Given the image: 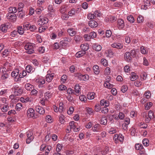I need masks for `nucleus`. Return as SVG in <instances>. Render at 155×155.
Segmentation results:
<instances>
[{"label": "nucleus", "mask_w": 155, "mask_h": 155, "mask_svg": "<svg viewBox=\"0 0 155 155\" xmlns=\"http://www.w3.org/2000/svg\"><path fill=\"white\" fill-rule=\"evenodd\" d=\"M63 102H60L59 104V112L61 113L63 110Z\"/></svg>", "instance_id": "63"}, {"label": "nucleus", "mask_w": 155, "mask_h": 155, "mask_svg": "<svg viewBox=\"0 0 155 155\" xmlns=\"http://www.w3.org/2000/svg\"><path fill=\"white\" fill-rule=\"evenodd\" d=\"M88 24L92 28H96L98 26L97 23L94 20L90 21Z\"/></svg>", "instance_id": "14"}, {"label": "nucleus", "mask_w": 155, "mask_h": 155, "mask_svg": "<svg viewBox=\"0 0 155 155\" xmlns=\"http://www.w3.org/2000/svg\"><path fill=\"white\" fill-rule=\"evenodd\" d=\"M20 100L22 102L25 103L29 101H30V99L28 97H21L20 99Z\"/></svg>", "instance_id": "38"}, {"label": "nucleus", "mask_w": 155, "mask_h": 155, "mask_svg": "<svg viewBox=\"0 0 155 155\" xmlns=\"http://www.w3.org/2000/svg\"><path fill=\"white\" fill-rule=\"evenodd\" d=\"M95 93L94 92H92L89 93L87 95V97L88 99L92 100L94 98Z\"/></svg>", "instance_id": "39"}, {"label": "nucleus", "mask_w": 155, "mask_h": 155, "mask_svg": "<svg viewBox=\"0 0 155 155\" xmlns=\"http://www.w3.org/2000/svg\"><path fill=\"white\" fill-rule=\"evenodd\" d=\"M48 21L49 20L48 18L40 17V19L38 21L37 23L38 25H43L47 23Z\"/></svg>", "instance_id": "4"}, {"label": "nucleus", "mask_w": 155, "mask_h": 155, "mask_svg": "<svg viewBox=\"0 0 155 155\" xmlns=\"http://www.w3.org/2000/svg\"><path fill=\"white\" fill-rule=\"evenodd\" d=\"M68 14H63L61 16V18L63 20H67L68 19L69 16Z\"/></svg>", "instance_id": "57"}, {"label": "nucleus", "mask_w": 155, "mask_h": 155, "mask_svg": "<svg viewBox=\"0 0 155 155\" xmlns=\"http://www.w3.org/2000/svg\"><path fill=\"white\" fill-rule=\"evenodd\" d=\"M147 75L146 73L144 72H142L140 75V77L141 80H145L146 79Z\"/></svg>", "instance_id": "30"}, {"label": "nucleus", "mask_w": 155, "mask_h": 155, "mask_svg": "<svg viewBox=\"0 0 155 155\" xmlns=\"http://www.w3.org/2000/svg\"><path fill=\"white\" fill-rule=\"evenodd\" d=\"M81 49L83 51H87L89 48V45L88 44L85 43L84 44H82L80 46Z\"/></svg>", "instance_id": "16"}, {"label": "nucleus", "mask_w": 155, "mask_h": 155, "mask_svg": "<svg viewBox=\"0 0 155 155\" xmlns=\"http://www.w3.org/2000/svg\"><path fill=\"white\" fill-rule=\"evenodd\" d=\"M111 72L110 69L109 67H107L106 68L104 71V74L106 75H109Z\"/></svg>", "instance_id": "50"}, {"label": "nucleus", "mask_w": 155, "mask_h": 155, "mask_svg": "<svg viewBox=\"0 0 155 155\" xmlns=\"http://www.w3.org/2000/svg\"><path fill=\"white\" fill-rule=\"evenodd\" d=\"M27 138L26 140V143L29 144L33 140L34 136L33 135V133L31 131H28L27 133Z\"/></svg>", "instance_id": "3"}, {"label": "nucleus", "mask_w": 155, "mask_h": 155, "mask_svg": "<svg viewBox=\"0 0 155 155\" xmlns=\"http://www.w3.org/2000/svg\"><path fill=\"white\" fill-rule=\"evenodd\" d=\"M78 78L81 81H85L89 79V76L87 74L83 75L81 73L78 74Z\"/></svg>", "instance_id": "9"}, {"label": "nucleus", "mask_w": 155, "mask_h": 155, "mask_svg": "<svg viewBox=\"0 0 155 155\" xmlns=\"http://www.w3.org/2000/svg\"><path fill=\"white\" fill-rule=\"evenodd\" d=\"M18 33L21 35H22L24 33V29L22 26H19L18 28Z\"/></svg>", "instance_id": "36"}, {"label": "nucleus", "mask_w": 155, "mask_h": 155, "mask_svg": "<svg viewBox=\"0 0 155 155\" xmlns=\"http://www.w3.org/2000/svg\"><path fill=\"white\" fill-rule=\"evenodd\" d=\"M101 109V106L99 104H96L94 106V110L96 112H98Z\"/></svg>", "instance_id": "53"}, {"label": "nucleus", "mask_w": 155, "mask_h": 155, "mask_svg": "<svg viewBox=\"0 0 155 155\" xmlns=\"http://www.w3.org/2000/svg\"><path fill=\"white\" fill-rule=\"evenodd\" d=\"M131 76L130 77V80L132 81H134L137 79L138 77V76L136 75V74L134 72L131 73Z\"/></svg>", "instance_id": "27"}, {"label": "nucleus", "mask_w": 155, "mask_h": 155, "mask_svg": "<svg viewBox=\"0 0 155 155\" xmlns=\"http://www.w3.org/2000/svg\"><path fill=\"white\" fill-rule=\"evenodd\" d=\"M77 11L75 10V9H72L68 12V15L70 16H72L73 15H75L77 13Z\"/></svg>", "instance_id": "31"}, {"label": "nucleus", "mask_w": 155, "mask_h": 155, "mask_svg": "<svg viewBox=\"0 0 155 155\" xmlns=\"http://www.w3.org/2000/svg\"><path fill=\"white\" fill-rule=\"evenodd\" d=\"M25 13H23L22 11H19L17 16L19 17L22 18L25 16Z\"/></svg>", "instance_id": "55"}, {"label": "nucleus", "mask_w": 155, "mask_h": 155, "mask_svg": "<svg viewBox=\"0 0 155 155\" xmlns=\"http://www.w3.org/2000/svg\"><path fill=\"white\" fill-rule=\"evenodd\" d=\"M93 48L97 51H99L101 49V46L99 45L94 44L92 45Z\"/></svg>", "instance_id": "19"}, {"label": "nucleus", "mask_w": 155, "mask_h": 155, "mask_svg": "<svg viewBox=\"0 0 155 155\" xmlns=\"http://www.w3.org/2000/svg\"><path fill=\"white\" fill-rule=\"evenodd\" d=\"M75 124H77V123H75L73 121H72L69 123V126L72 129L73 128H74V127H75Z\"/></svg>", "instance_id": "51"}, {"label": "nucleus", "mask_w": 155, "mask_h": 155, "mask_svg": "<svg viewBox=\"0 0 155 155\" xmlns=\"http://www.w3.org/2000/svg\"><path fill=\"white\" fill-rule=\"evenodd\" d=\"M67 93L69 94H76H76L74 93V90L71 88H69L68 89H67Z\"/></svg>", "instance_id": "62"}, {"label": "nucleus", "mask_w": 155, "mask_h": 155, "mask_svg": "<svg viewBox=\"0 0 155 155\" xmlns=\"http://www.w3.org/2000/svg\"><path fill=\"white\" fill-rule=\"evenodd\" d=\"M25 89L28 91H31L34 89V86L33 85L29 83L26 84L25 85Z\"/></svg>", "instance_id": "18"}, {"label": "nucleus", "mask_w": 155, "mask_h": 155, "mask_svg": "<svg viewBox=\"0 0 155 155\" xmlns=\"http://www.w3.org/2000/svg\"><path fill=\"white\" fill-rule=\"evenodd\" d=\"M124 57L125 60L128 62H130L132 60L133 57L129 52H126L124 54Z\"/></svg>", "instance_id": "10"}, {"label": "nucleus", "mask_w": 155, "mask_h": 155, "mask_svg": "<svg viewBox=\"0 0 155 155\" xmlns=\"http://www.w3.org/2000/svg\"><path fill=\"white\" fill-rule=\"evenodd\" d=\"M86 53V51H80L77 52L76 54L75 57L77 58H80L84 56Z\"/></svg>", "instance_id": "17"}, {"label": "nucleus", "mask_w": 155, "mask_h": 155, "mask_svg": "<svg viewBox=\"0 0 155 155\" xmlns=\"http://www.w3.org/2000/svg\"><path fill=\"white\" fill-rule=\"evenodd\" d=\"M7 71L6 69L3 66L0 68V72L2 73V74L5 73Z\"/></svg>", "instance_id": "64"}, {"label": "nucleus", "mask_w": 155, "mask_h": 155, "mask_svg": "<svg viewBox=\"0 0 155 155\" xmlns=\"http://www.w3.org/2000/svg\"><path fill=\"white\" fill-rule=\"evenodd\" d=\"M152 106V103L151 102L147 103L145 105V108L146 110H149Z\"/></svg>", "instance_id": "46"}, {"label": "nucleus", "mask_w": 155, "mask_h": 155, "mask_svg": "<svg viewBox=\"0 0 155 155\" xmlns=\"http://www.w3.org/2000/svg\"><path fill=\"white\" fill-rule=\"evenodd\" d=\"M54 74V73L48 74L46 78V80L48 82H50L53 79Z\"/></svg>", "instance_id": "15"}, {"label": "nucleus", "mask_w": 155, "mask_h": 155, "mask_svg": "<svg viewBox=\"0 0 155 155\" xmlns=\"http://www.w3.org/2000/svg\"><path fill=\"white\" fill-rule=\"evenodd\" d=\"M26 70L28 73H31L33 72L34 70L32 67L31 65H27L26 68Z\"/></svg>", "instance_id": "29"}, {"label": "nucleus", "mask_w": 155, "mask_h": 155, "mask_svg": "<svg viewBox=\"0 0 155 155\" xmlns=\"http://www.w3.org/2000/svg\"><path fill=\"white\" fill-rule=\"evenodd\" d=\"M48 27L47 26L44 25H41L38 29V31L40 33H41L44 31L45 30L47 29Z\"/></svg>", "instance_id": "33"}, {"label": "nucleus", "mask_w": 155, "mask_h": 155, "mask_svg": "<svg viewBox=\"0 0 155 155\" xmlns=\"http://www.w3.org/2000/svg\"><path fill=\"white\" fill-rule=\"evenodd\" d=\"M30 24L28 22H25L23 25V27L25 29L29 30L30 26Z\"/></svg>", "instance_id": "44"}, {"label": "nucleus", "mask_w": 155, "mask_h": 155, "mask_svg": "<svg viewBox=\"0 0 155 155\" xmlns=\"http://www.w3.org/2000/svg\"><path fill=\"white\" fill-rule=\"evenodd\" d=\"M101 64L104 66H107L108 64L107 60L105 59H102L101 60Z\"/></svg>", "instance_id": "54"}, {"label": "nucleus", "mask_w": 155, "mask_h": 155, "mask_svg": "<svg viewBox=\"0 0 155 155\" xmlns=\"http://www.w3.org/2000/svg\"><path fill=\"white\" fill-rule=\"evenodd\" d=\"M22 106V104L21 103H18L16 105L15 109L17 111H19L21 109Z\"/></svg>", "instance_id": "45"}, {"label": "nucleus", "mask_w": 155, "mask_h": 155, "mask_svg": "<svg viewBox=\"0 0 155 155\" xmlns=\"http://www.w3.org/2000/svg\"><path fill=\"white\" fill-rule=\"evenodd\" d=\"M145 97L147 99L149 98L150 97L151 94L149 91H146L144 94Z\"/></svg>", "instance_id": "42"}, {"label": "nucleus", "mask_w": 155, "mask_h": 155, "mask_svg": "<svg viewBox=\"0 0 155 155\" xmlns=\"http://www.w3.org/2000/svg\"><path fill=\"white\" fill-rule=\"evenodd\" d=\"M67 32L69 35L71 36H73L75 35L76 31L75 29L72 28H69L68 29Z\"/></svg>", "instance_id": "13"}, {"label": "nucleus", "mask_w": 155, "mask_h": 155, "mask_svg": "<svg viewBox=\"0 0 155 155\" xmlns=\"http://www.w3.org/2000/svg\"><path fill=\"white\" fill-rule=\"evenodd\" d=\"M111 46L117 49H121L123 48V45L120 43H114L111 45Z\"/></svg>", "instance_id": "12"}, {"label": "nucleus", "mask_w": 155, "mask_h": 155, "mask_svg": "<svg viewBox=\"0 0 155 155\" xmlns=\"http://www.w3.org/2000/svg\"><path fill=\"white\" fill-rule=\"evenodd\" d=\"M67 79V76L66 75H63L61 78V80L63 83H64L66 81Z\"/></svg>", "instance_id": "56"}, {"label": "nucleus", "mask_w": 155, "mask_h": 155, "mask_svg": "<svg viewBox=\"0 0 155 155\" xmlns=\"http://www.w3.org/2000/svg\"><path fill=\"white\" fill-rule=\"evenodd\" d=\"M27 116L29 117H33L34 119L36 117L35 115L34 110L32 108H29L27 111Z\"/></svg>", "instance_id": "5"}, {"label": "nucleus", "mask_w": 155, "mask_h": 155, "mask_svg": "<svg viewBox=\"0 0 155 155\" xmlns=\"http://www.w3.org/2000/svg\"><path fill=\"white\" fill-rule=\"evenodd\" d=\"M107 122V119L105 117H102L100 123L103 125H106Z\"/></svg>", "instance_id": "28"}, {"label": "nucleus", "mask_w": 155, "mask_h": 155, "mask_svg": "<svg viewBox=\"0 0 155 155\" xmlns=\"http://www.w3.org/2000/svg\"><path fill=\"white\" fill-rule=\"evenodd\" d=\"M8 26L6 25H2L0 27V30L3 32H6L8 29Z\"/></svg>", "instance_id": "20"}, {"label": "nucleus", "mask_w": 155, "mask_h": 155, "mask_svg": "<svg viewBox=\"0 0 155 155\" xmlns=\"http://www.w3.org/2000/svg\"><path fill=\"white\" fill-rule=\"evenodd\" d=\"M93 70L94 73L96 74H98L100 72L99 66L97 65H95L93 67Z\"/></svg>", "instance_id": "23"}, {"label": "nucleus", "mask_w": 155, "mask_h": 155, "mask_svg": "<svg viewBox=\"0 0 155 155\" xmlns=\"http://www.w3.org/2000/svg\"><path fill=\"white\" fill-rule=\"evenodd\" d=\"M143 117L144 118H145V121L146 123H149L150 121L151 118H150V117H148L147 114H146V113H143Z\"/></svg>", "instance_id": "35"}, {"label": "nucleus", "mask_w": 155, "mask_h": 155, "mask_svg": "<svg viewBox=\"0 0 155 155\" xmlns=\"http://www.w3.org/2000/svg\"><path fill=\"white\" fill-rule=\"evenodd\" d=\"M143 20V17L141 15H140L137 18V21L138 23H142Z\"/></svg>", "instance_id": "47"}, {"label": "nucleus", "mask_w": 155, "mask_h": 155, "mask_svg": "<svg viewBox=\"0 0 155 155\" xmlns=\"http://www.w3.org/2000/svg\"><path fill=\"white\" fill-rule=\"evenodd\" d=\"M149 140L147 139H144L142 141L143 144L146 147L148 146L149 145Z\"/></svg>", "instance_id": "41"}, {"label": "nucleus", "mask_w": 155, "mask_h": 155, "mask_svg": "<svg viewBox=\"0 0 155 155\" xmlns=\"http://www.w3.org/2000/svg\"><path fill=\"white\" fill-rule=\"evenodd\" d=\"M74 91L76 93H79L81 91L80 86L78 84H76L74 86Z\"/></svg>", "instance_id": "32"}, {"label": "nucleus", "mask_w": 155, "mask_h": 155, "mask_svg": "<svg viewBox=\"0 0 155 155\" xmlns=\"http://www.w3.org/2000/svg\"><path fill=\"white\" fill-rule=\"evenodd\" d=\"M7 19H9L12 21H16L17 16L15 14L10 15L8 13L6 15Z\"/></svg>", "instance_id": "8"}, {"label": "nucleus", "mask_w": 155, "mask_h": 155, "mask_svg": "<svg viewBox=\"0 0 155 155\" xmlns=\"http://www.w3.org/2000/svg\"><path fill=\"white\" fill-rule=\"evenodd\" d=\"M62 146L61 144L58 143L57 145L56 151L57 152H60L62 148Z\"/></svg>", "instance_id": "49"}, {"label": "nucleus", "mask_w": 155, "mask_h": 155, "mask_svg": "<svg viewBox=\"0 0 155 155\" xmlns=\"http://www.w3.org/2000/svg\"><path fill=\"white\" fill-rule=\"evenodd\" d=\"M49 58L48 56H45L43 57L42 61L44 63H46L48 62Z\"/></svg>", "instance_id": "40"}, {"label": "nucleus", "mask_w": 155, "mask_h": 155, "mask_svg": "<svg viewBox=\"0 0 155 155\" xmlns=\"http://www.w3.org/2000/svg\"><path fill=\"white\" fill-rule=\"evenodd\" d=\"M82 38V37L78 35H76L74 37V40L76 42L79 41Z\"/></svg>", "instance_id": "59"}, {"label": "nucleus", "mask_w": 155, "mask_h": 155, "mask_svg": "<svg viewBox=\"0 0 155 155\" xmlns=\"http://www.w3.org/2000/svg\"><path fill=\"white\" fill-rule=\"evenodd\" d=\"M65 116L62 114H61L59 117V121L61 124H63L65 122Z\"/></svg>", "instance_id": "22"}, {"label": "nucleus", "mask_w": 155, "mask_h": 155, "mask_svg": "<svg viewBox=\"0 0 155 155\" xmlns=\"http://www.w3.org/2000/svg\"><path fill=\"white\" fill-rule=\"evenodd\" d=\"M128 89L127 87V86L123 85L120 88V90L123 92L124 93L127 91Z\"/></svg>", "instance_id": "58"}, {"label": "nucleus", "mask_w": 155, "mask_h": 155, "mask_svg": "<svg viewBox=\"0 0 155 155\" xmlns=\"http://www.w3.org/2000/svg\"><path fill=\"white\" fill-rule=\"evenodd\" d=\"M100 126V125L98 124H95L94 127V131H97Z\"/></svg>", "instance_id": "61"}, {"label": "nucleus", "mask_w": 155, "mask_h": 155, "mask_svg": "<svg viewBox=\"0 0 155 155\" xmlns=\"http://www.w3.org/2000/svg\"><path fill=\"white\" fill-rule=\"evenodd\" d=\"M25 49L27 51V52L29 54H31L34 52V47L31 43L27 44L25 46Z\"/></svg>", "instance_id": "2"}, {"label": "nucleus", "mask_w": 155, "mask_h": 155, "mask_svg": "<svg viewBox=\"0 0 155 155\" xmlns=\"http://www.w3.org/2000/svg\"><path fill=\"white\" fill-rule=\"evenodd\" d=\"M66 10V8L65 6H61L60 9V12L62 14H64Z\"/></svg>", "instance_id": "48"}, {"label": "nucleus", "mask_w": 155, "mask_h": 155, "mask_svg": "<svg viewBox=\"0 0 155 155\" xmlns=\"http://www.w3.org/2000/svg\"><path fill=\"white\" fill-rule=\"evenodd\" d=\"M124 138V136L121 134H120L119 135L115 134L114 135V140H118L121 143L123 142Z\"/></svg>", "instance_id": "7"}, {"label": "nucleus", "mask_w": 155, "mask_h": 155, "mask_svg": "<svg viewBox=\"0 0 155 155\" xmlns=\"http://www.w3.org/2000/svg\"><path fill=\"white\" fill-rule=\"evenodd\" d=\"M127 19L128 21L131 23H133L134 21V17L131 15H130L127 17Z\"/></svg>", "instance_id": "52"}, {"label": "nucleus", "mask_w": 155, "mask_h": 155, "mask_svg": "<svg viewBox=\"0 0 155 155\" xmlns=\"http://www.w3.org/2000/svg\"><path fill=\"white\" fill-rule=\"evenodd\" d=\"M36 110L37 112L41 114H43L45 113L44 109L39 105H36L35 107Z\"/></svg>", "instance_id": "11"}, {"label": "nucleus", "mask_w": 155, "mask_h": 155, "mask_svg": "<svg viewBox=\"0 0 155 155\" xmlns=\"http://www.w3.org/2000/svg\"><path fill=\"white\" fill-rule=\"evenodd\" d=\"M17 9L15 7H10L8 9L9 13H15L17 12Z\"/></svg>", "instance_id": "26"}, {"label": "nucleus", "mask_w": 155, "mask_h": 155, "mask_svg": "<svg viewBox=\"0 0 155 155\" xmlns=\"http://www.w3.org/2000/svg\"><path fill=\"white\" fill-rule=\"evenodd\" d=\"M9 107L8 104H5L2 108L1 110L2 112H5L9 109Z\"/></svg>", "instance_id": "34"}, {"label": "nucleus", "mask_w": 155, "mask_h": 155, "mask_svg": "<svg viewBox=\"0 0 155 155\" xmlns=\"http://www.w3.org/2000/svg\"><path fill=\"white\" fill-rule=\"evenodd\" d=\"M125 24L124 20L119 19L117 21V26L120 29H123L124 27Z\"/></svg>", "instance_id": "6"}, {"label": "nucleus", "mask_w": 155, "mask_h": 155, "mask_svg": "<svg viewBox=\"0 0 155 155\" xmlns=\"http://www.w3.org/2000/svg\"><path fill=\"white\" fill-rule=\"evenodd\" d=\"M36 81L37 83L41 84H43L45 82V80L42 77L39 78L37 79Z\"/></svg>", "instance_id": "24"}, {"label": "nucleus", "mask_w": 155, "mask_h": 155, "mask_svg": "<svg viewBox=\"0 0 155 155\" xmlns=\"http://www.w3.org/2000/svg\"><path fill=\"white\" fill-rule=\"evenodd\" d=\"M135 149L140 151L143 150V147L142 144L140 143L136 144L135 146Z\"/></svg>", "instance_id": "25"}, {"label": "nucleus", "mask_w": 155, "mask_h": 155, "mask_svg": "<svg viewBox=\"0 0 155 155\" xmlns=\"http://www.w3.org/2000/svg\"><path fill=\"white\" fill-rule=\"evenodd\" d=\"M23 89L21 87L19 88L15 91H14V93L15 95L18 96L20 95L23 93Z\"/></svg>", "instance_id": "21"}, {"label": "nucleus", "mask_w": 155, "mask_h": 155, "mask_svg": "<svg viewBox=\"0 0 155 155\" xmlns=\"http://www.w3.org/2000/svg\"><path fill=\"white\" fill-rule=\"evenodd\" d=\"M46 121L48 123H51L52 122V117L49 115L46 116L45 118Z\"/></svg>", "instance_id": "43"}, {"label": "nucleus", "mask_w": 155, "mask_h": 155, "mask_svg": "<svg viewBox=\"0 0 155 155\" xmlns=\"http://www.w3.org/2000/svg\"><path fill=\"white\" fill-rule=\"evenodd\" d=\"M108 20L111 22H114L116 21L115 16H110L108 17Z\"/></svg>", "instance_id": "60"}, {"label": "nucleus", "mask_w": 155, "mask_h": 155, "mask_svg": "<svg viewBox=\"0 0 155 155\" xmlns=\"http://www.w3.org/2000/svg\"><path fill=\"white\" fill-rule=\"evenodd\" d=\"M19 73V70L18 69H16L13 71L11 73V76L13 77H14L15 81H19V79L22 77L21 76V73L19 74V76L18 77Z\"/></svg>", "instance_id": "1"}, {"label": "nucleus", "mask_w": 155, "mask_h": 155, "mask_svg": "<svg viewBox=\"0 0 155 155\" xmlns=\"http://www.w3.org/2000/svg\"><path fill=\"white\" fill-rule=\"evenodd\" d=\"M104 86L110 89L112 88L113 87V84H110V83L108 82H104Z\"/></svg>", "instance_id": "37"}]
</instances>
